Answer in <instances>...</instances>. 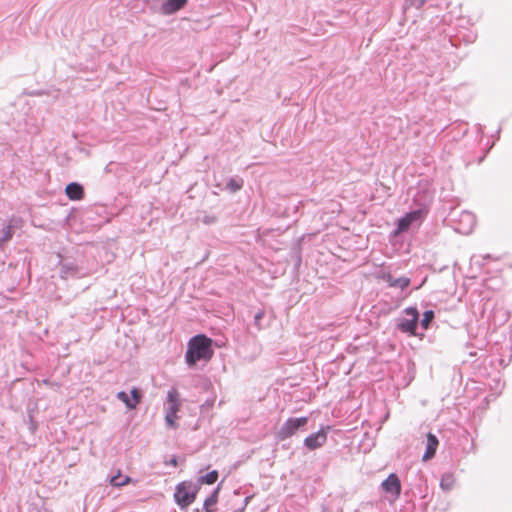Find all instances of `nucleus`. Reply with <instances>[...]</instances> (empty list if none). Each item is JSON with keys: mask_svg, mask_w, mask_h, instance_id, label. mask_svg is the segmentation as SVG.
Instances as JSON below:
<instances>
[{"mask_svg": "<svg viewBox=\"0 0 512 512\" xmlns=\"http://www.w3.org/2000/svg\"><path fill=\"white\" fill-rule=\"evenodd\" d=\"M213 353L212 340L200 334L192 337L188 342L185 360L189 366H193L200 360H210Z\"/></svg>", "mask_w": 512, "mask_h": 512, "instance_id": "nucleus-1", "label": "nucleus"}, {"mask_svg": "<svg viewBox=\"0 0 512 512\" xmlns=\"http://www.w3.org/2000/svg\"><path fill=\"white\" fill-rule=\"evenodd\" d=\"M430 200L431 197L424 194L423 201L419 203V207L399 219L395 233L398 234L404 232L409 229L413 222L422 220V218L427 214V205Z\"/></svg>", "mask_w": 512, "mask_h": 512, "instance_id": "nucleus-2", "label": "nucleus"}, {"mask_svg": "<svg viewBox=\"0 0 512 512\" xmlns=\"http://www.w3.org/2000/svg\"><path fill=\"white\" fill-rule=\"evenodd\" d=\"M198 490L199 487L190 482L179 483L174 493L176 504L182 509L187 508L195 501Z\"/></svg>", "mask_w": 512, "mask_h": 512, "instance_id": "nucleus-3", "label": "nucleus"}, {"mask_svg": "<svg viewBox=\"0 0 512 512\" xmlns=\"http://www.w3.org/2000/svg\"><path fill=\"white\" fill-rule=\"evenodd\" d=\"M308 417H291L288 418L277 432V438L284 441L298 433L304 431L308 424Z\"/></svg>", "mask_w": 512, "mask_h": 512, "instance_id": "nucleus-4", "label": "nucleus"}, {"mask_svg": "<svg viewBox=\"0 0 512 512\" xmlns=\"http://www.w3.org/2000/svg\"><path fill=\"white\" fill-rule=\"evenodd\" d=\"M178 392L175 389L169 390L167 393V406L165 407V421L168 427L175 428V419L177 412L180 409V402L178 399Z\"/></svg>", "mask_w": 512, "mask_h": 512, "instance_id": "nucleus-5", "label": "nucleus"}, {"mask_svg": "<svg viewBox=\"0 0 512 512\" xmlns=\"http://www.w3.org/2000/svg\"><path fill=\"white\" fill-rule=\"evenodd\" d=\"M404 312L410 315L411 319H400L397 323V328L404 333L415 335L418 326L419 313L415 307H407Z\"/></svg>", "mask_w": 512, "mask_h": 512, "instance_id": "nucleus-6", "label": "nucleus"}, {"mask_svg": "<svg viewBox=\"0 0 512 512\" xmlns=\"http://www.w3.org/2000/svg\"><path fill=\"white\" fill-rule=\"evenodd\" d=\"M60 277L62 279L81 278L86 276V272L82 267L78 266L74 261H61L60 263Z\"/></svg>", "mask_w": 512, "mask_h": 512, "instance_id": "nucleus-7", "label": "nucleus"}, {"mask_svg": "<svg viewBox=\"0 0 512 512\" xmlns=\"http://www.w3.org/2000/svg\"><path fill=\"white\" fill-rule=\"evenodd\" d=\"M329 430L330 426L321 427L319 431L310 434L304 439V446L309 450L322 447L327 441V433Z\"/></svg>", "mask_w": 512, "mask_h": 512, "instance_id": "nucleus-8", "label": "nucleus"}, {"mask_svg": "<svg viewBox=\"0 0 512 512\" xmlns=\"http://www.w3.org/2000/svg\"><path fill=\"white\" fill-rule=\"evenodd\" d=\"M383 490L387 493H391L395 498H398L401 494V482L399 477L391 473L381 484Z\"/></svg>", "mask_w": 512, "mask_h": 512, "instance_id": "nucleus-9", "label": "nucleus"}, {"mask_svg": "<svg viewBox=\"0 0 512 512\" xmlns=\"http://www.w3.org/2000/svg\"><path fill=\"white\" fill-rule=\"evenodd\" d=\"M438 445H439V441H438L437 437L432 433H428L427 439H426V449H425V453L423 454L422 460L428 461V460L432 459L436 454Z\"/></svg>", "mask_w": 512, "mask_h": 512, "instance_id": "nucleus-10", "label": "nucleus"}, {"mask_svg": "<svg viewBox=\"0 0 512 512\" xmlns=\"http://www.w3.org/2000/svg\"><path fill=\"white\" fill-rule=\"evenodd\" d=\"M462 223H465L466 226L463 228H459V231H461L464 234L470 233L476 224V218L474 214L468 211L462 212L460 216V225Z\"/></svg>", "mask_w": 512, "mask_h": 512, "instance_id": "nucleus-11", "label": "nucleus"}, {"mask_svg": "<svg viewBox=\"0 0 512 512\" xmlns=\"http://www.w3.org/2000/svg\"><path fill=\"white\" fill-rule=\"evenodd\" d=\"M66 195L71 200H80L84 196L82 185L76 182L69 183L65 189Z\"/></svg>", "mask_w": 512, "mask_h": 512, "instance_id": "nucleus-12", "label": "nucleus"}, {"mask_svg": "<svg viewBox=\"0 0 512 512\" xmlns=\"http://www.w3.org/2000/svg\"><path fill=\"white\" fill-rule=\"evenodd\" d=\"M384 280L390 287L400 288L401 290L406 289L410 285V279L408 277L394 278L391 274L384 276Z\"/></svg>", "mask_w": 512, "mask_h": 512, "instance_id": "nucleus-13", "label": "nucleus"}, {"mask_svg": "<svg viewBox=\"0 0 512 512\" xmlns=\"http://www.w3.org/2000/svg\"><path fill=\"white\" fill-rule=\"evenodd\" d=\"M219 491H220V485H218L212 492V494L207 497L204 501V504H203V509L206 511V512H213L214 509L213 507L217 504L218 502V495H219Z\"/></svg>", "mask_w": 512, "mask_h": 512, "instance_id": "nucleus-14", "label": "nucleus"}, {"mask_svg": "<svg viewBox=\"0 0 512 512\" xmlns=\"http://www.w3.org/2000/svg\"><path fill=\"white\" fill-rule=\"evenodd\" d=\"M13 220L10 221L8 225H3L0 229V247L7 241H9L14 234L13 228H14Z\"/></svg>", "mask_w": 512, "mask_h": 512, "instance_id": "nucleus-15", "label": "nucleus"}, {"mask_svg": "<svg viewBox=\"0 0 512 512\" xmlns=\"http://www.w3.org/2000/svg\"><path fill=\"white\" fill-rule=\"evenodd\" d=\"M455 479L451 473H445L440 480V487L444 491H450L453 488Z\"/></svg>", "mask_w": 512, "mask_h": 512, "instance_id": "nucleus-16", "label": "nucleus"}, {"mask_svg": "<svg viewBox=\"0 0 512 512\" xmlns=\"http://www.w3.org/2000/svg\"><path fill=\"white\" fill-rule=\"evenodd\" d=\"M244 181L240 177H232L228 180L226 184V189L230 192L234 193L239 191L243 187Z\"/></svg>", "mask_w": 512, "mask_h": 512, "instance_id": "nucleus-17", "label": "nucleus"}, {"mask_svg": "<svg viewBox=\"0 0 512 512\" xmlns=\"http://www.w3.org/2000/svg\"><path fill=\"white\" fill-rule=\"evenodd\" d=\"M131 481L129 476H123L120 472L117 475L111 477L110 484L115 487H120L128 484Z\"/></svg>", "mask_w": 512, "mask_h": 512, "instance_id": "nucleus-18", "label": "nucleus"}, {"mask_svg": "<svg viewBox=\"0 0 512 512\" xmlns=\"http://www.w3.org/2000/svg\"><path fill=\"white\" fill-rule=\"evenodd\" d=\"M218 479V471L213 470L206 475L200 476L198 482L200 484H214Z\"/></svg>", "mask_w": 512, "mask_h": 512, "instance_id": "nucleus-19", "label": "nucleus"}, {"mask_svg": "<svg viewBox=\"0 0 512 512\" xmlns=\"http://www.w3.org/2000/svg\"><path fill=\"white\" fill-rule=\"evenodd\" d=\"M116 397L122 401L128 409L136 408L135 402L131 400L130 396L125 391H119Z\"/></svg>", "mask_w": 512, "mask_h": 512, "instance_id": "nucleus-20", "label": "nucleus"}, {"mask_svg": "<svg viewBox=\"0 0 512 512\" xmlns=\"http://www.w3.org/2000/svg\"><path fill=\"white\" fill-rule=\"evenodd\" d=\"M434 312L432 310H427L424 312L423 314V318L421 320V326L424 328V329H427L430 325V323L432 322V320L434 319Z\"/></svg>", "mask_w": 512, "mask_h": 512, "instance_id": "nucleus-21", "label": "nucleus"}, {"mask_svg": "<svg viewBox=\"0 0 512 512\" xmlns=\"http://www.w3.org/2000/svg\"><path fill=\"white\" fill-rule=\"evenodd\" d=\"M427 2V0H405L404 9L416 8L420 9Z\"/></svg>", "mask_w": 512, "mask_h": 512, "instance_id": "nucleus-22", "label": "nucleus"}, {"mask_svg": "<svg viewBox=\"0 0 512 512\" xmlns=\"http://www.w3.org/2000/svg\"><path fill=\"white\" fill-rule=\"evenodd\" d=\"M131 400L135 402V406H137L140 401H141V398H142V395H141V392L139 391V389L137 388H133L131 390Z\"/></svg>", "mask_w": 512, "mask_h": 512, "instance_id": "nucleus-23", "label": "nucleus"}, {"mask_svg": "<svg viewBox=\"0 0 512 512\" xmlns=\"http://www.w3.org/2000/svg\"><path fill=\"white\" fill-rule=\"evenodd\" d=\"M264 317V312L263 311H258L255 315H254V325L260 329L261 328V324H260V321L262 320V318Z\"/></svg>", "mask_w": 512, "mask_h": 512, "instance_id": "nucleus-24", "label": "nucleus"}, {"mask_svg": "<svg viewBox=\"0 0 512 512\" xmlns=\"http://www.w3.org/2000/svg\"><path fill=\"white\" fill-rule=\"evenodd\" d=\"M204 223L206 224H211V223H214L215 222V217H212V216H206L204 217Z\"/></svg>", "mask_w": 512, "mask_h": 512, "instance_id": "nucleus-25", "label": "nucleus"}, {"mask_svg": "<svg viewBox=\"0 0 512 512\" xmlns=\"http://www.w3.org/2000/svg\"><path fill=\"white\" fill-rule=\"evenodd\" d=\"M167 465L177 466V458L172 457L168 462H166Z\"/></svg>", "mask_w": 512, "mask_h": 512, "instance_id": "nucleus-26", "label": "nucleus"}, {"mask_svg": "<svg viewBox=\"0 0 512 512\" xmlns=\"http://www.w3.org/2000/svg\"><path fill=\"white\" fill-rule=\"evenodd\" d=\"M249 500H250V497H246V498H245V500H244V506H243V507H244V509L246 508V506H247V504H248Z\"/></svg>", "mask_w": 512, "mask_h": 512, "instance_id": "nucleus-27", "label": "nucleus"}, {"mask_svg": "<svg viewBox=\"0 0 512 512\" xmlns=\"http://www.w3.org/2000/svg\"><path fill=\"white\" fill-rule=\"evenodd\" d=\"M249 500H250V497H246V498H245V500H244V506H243V507H244V509L246 508V506H247V504H248Z\"/></svg>", "mask_w": 512, "mask_h": 512, "instance_id": "nucleus-28", "label": "nucleus"}, {"mask_svg": "<svg viewBox=\"0 0 512 512\" xmlns=\"http://www.w3.org/2000/svg\"><path fill=\"white\" fill-rule=\"evenodd\" d=\"M233 512H244V507H242V508H240V509H237V510H235V511H233Z\"/></svg>", "mask_w": 512, "mask_h": 512, "instance_id": "nucleus-29", "label": "nucleus"}]
</instances>
